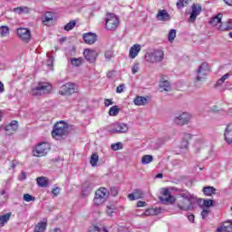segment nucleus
Instances as JSON below:
<instances>
[{"label":"nucleus","mask_w":232,"mask_h":232,"mask_svg":"<svg viewBox=\"0 0 232 232\" xmlns=\"http://www.w3.org/2000/svg\"><path fill=\"white\" fill-rule=\"evenodd\" d=\"M195 196L186 189L179 190L177 199V208L181 211H192Z\"/></svg>","instance_id":"nucleus-1"},{"label":"nucleus","mask_w":232,"mask_h":232,"mask_svg":"<svg viewBox=\"0 0 232 232\" xmlns=\"http://www.w3.org/2000/svg\"><path fill=\"white\" fill-rule=\"evenodd\" d=\"M50 93H52V84L46 82H39L30 91V94L33 97H44L50 95Z\"/></svg>","instance_id":"nucleus-2"},{"label":"nucleus","mask_w":232,"mask_h":232,"mask_svg":"<svg viewBox=\"0 0 232 232\" xmlns=\"http://www.w3.org/2000/svg\"><path fill=\"white\" fill-rule=\"evenodd\" d=\"M109 197L110 190H108V188L104 187L98 188L93 198L94 206H102V204L108 200Z\"/></svg>","instance_id":"nucleus-3"},{"label":"nucleus","mask_w":232,"mask_h":232,"mask_svg":"<svg viewBox=\"0 0 232 232\" xmlns=\"http://www.w3.org/2000/svg\"><path fill=\"white\" fill-rule=\"evenodd\" d=\"M145 61L150 64L162 63L164 61V52L162 50H155L145 54Z\"/></svg>","instance_id":"nucleus-4"},{"label":"nucleus","mask_w":232,"mask_h":232,"mask_svg":"<svg viewBox=\"0 0 232 232\" xmlns=\"http://www.w3.org/2000/svg\"><path fill=\"white\" fill-rule=\"evenodd\" d=\"M189 121H191V114L188 112H179L176 113L173 118L174 124L178 126H184L185 124H189Z\"/></svg>","instance_id":"nucleus-5"},{"label":"nucleus","mask_w":232,"mask_h":232,"mask_svg":"<svg viewBox=\"0 0 232 232\" xmlns=\"http://www.w3.org/2000/svg\"><path fill=\"white\" fill-rule=\"evenodd\" d=\"M119 26V17L113 14H107V17L105 19V28L111 32H113V30H117V27Z\"/></svg>","instance_id":"nucleus-6"},{"label":"nucleus","mask_w":232,"mask_h":232,"mask_svg":"<svg viewBox=\"0 0 232 232\" xmlns=\"http://www.w3.org/2000/svg\"><path fill=\"white\" fill-rule=\"evenodd\" d=\"M68 128H66V124L63 121H60L56 123L52 131V137L53 139H59V137H63V135H66Z\"/></svg>","instance_id":"nucleus-7"},{"label":"nucleus","mask_w":232,"mask_h":232,"mask_svg":"<svg viewBox=\"0 0 232 232\" xmlns=\"http://www.w3.org/2000/svg\"><path fill=\"white\" fill-rule=\"evenodd\" d=\"M50 151V144L46 142H43L38 144L34 150L33 154L34 157H44Z\"/></svg>","instance_id":"nucleus-8"},{"label":"nucleus","mask_w":232,"mask_h":232,"mask_svg":"<svg viewBox=\"0 0 232 232\" xmlns=\"http://www.w3.org/2000/svg\"><path fill=\"white\" fill-rule=\"evenodd\" d=\"M130 127L124 122H115L109 128L110 133H128Z\"/></svg>","instance_id":"nucleus-9"},{"label":"nucleus","mask_w":232,"mask_h":232,"mask_svg":"<svg viewBox=\"0 0 232 232\" xmlns=\"http://www.w3.org/2000/svg\"><path fill=\"white\" fill-rule=\"evenodd\" d=\"M209 72H211L209 64L208 63H201L197 71V81H204V79L208 77Z\"/></svg>","instance_id":"nucleus-10"},{"label":"nucleus","mask_w":232,"mask_h":232,"mask_svg":"<svg viewBox=\"0 0 232 232\" xmlns=\"http://www.w3.org/2000/svg\"><path fill=\"white\" fill-rule=\"evenodd\" d=\"M77 92V84L75 83H65L60 88L59 93L61 95H72Z\"/></svg>","instance_id":"nucleus-11"},{"label":"nucleus","mask_w":232,"mask_h":232,"mask_svg":"<svg viewBox=\"0 0 232 232\" xmlns=\"http://www.w3.org/2000/svg\"><path fill=\"white\" fill-rule=\"evenodd\" d=\"M17 35L23 43H30V39H32V32L28 28L20 27L16 30Z\"/></svg>","instance_id":"nucleus-12"},{"label":"nucleus","mask_w":232,"mask_h":232,"mask_svg":"<svg viewBox=\"0 0 232 232\" xmlns=\"http://www.w3.org/2000/svg\"><path fill=\"white\" fill-rule=\"evenodd\" d=\"M161 195L160 200H161L163 204H173V202H175V197L171 196L168 188H163L161 190Z\"/></svg>","instance_id":"nucleus-13"},{"label":"nucleus","mask_w":232,"mask_h":232,"mask_svg":"<svg viewBox=\"0 0 232 232\" xmlns=\"http://www.w3.org/2000/svg\"><path fill=\"white\" fill-rule=\"evenodd\" d=\"M41 21H42L43 24H44L45 26H52V24H53V13L45 12L42 15Z\"/></svg>","instance_id":"nucleus-14"},{"label":"nucleus","mask_w":232,"mask_h":232,"mask_svg":"<svg viewBox=\"0 0 232 232\" xmlns=\"http://www.w3.org/2000/svg\"><path fill=\"white\" fill-rule=\"evenodd\" d=\"M83 55L89 63H95L97 60V51L92 49H85L83 52Z\"/></svg>","instance_id":"nucleus-15"},{"label":"nucleus","mask_w":232,"mask_h":232,"mask_svg":"<svg viewBox=\"0 0 232 232\" xmlns=\"http://www.w3.org/2000/svg\"><path fill=\"white\" fill-rule=\"evenodd\" d=\"M93 191V185L90 181H86L82 186V197H90Z\"/></svg>","instance_id":"nucleus-16"},{"label":"nucleus","mask_w":232,"mask_h":232,"mask_svg":"<svg viewBox=\"0 0 232 232\" xmlns=\"http://www.w3.org/2000/svg\"><path fill=\"white\" fill-rule=\"evenodd\" d=\"M200 12H202V6L200 5L194 4L192 5V12L190 14V22L194 23L197 17L200 15Z\"/></svg>","instance_id":"nucleus-17"},{"label":"nucleus","mask_w":232,"mask_h":232,"mask_svg":"<svg viewBox=\"0 0 232 232\" xmlns=\"http://www.w3.org/2000/svg\"><path fill=\"white\" fill-rule=\"evenodd\" d=\"M83 41L86 44H93L97 41V34L93 33H86L83 34Z\"/></svg>","instance_id":"nucleus-18"},{"label":"nucleus","mask_w":232,"mask_h":232,"mask_svg":"<svg viewBox=\"0 0 232 232\" xmlns=\"http://www.w3.org/2000/svg\"><path fill=\"white\" fill-rule=\"evenodd\" d=\"M140 52V44H133L129 51V57L130 59H135L137 55H139V53Z\"/></svg>","instance_id":"nucleus-19"},{"label":"nucleus","mask_w":232,"mask_h":232,"mask_svg":"<svg viewBox=\"0 0 232 232\" xmlns=\"http://www.w3.org/2000/svg\"><path fill=\"white\" fill-rule=\"evenodd\" d=\"M144 197V192L140 189H136L132 193L128 195L129 200H139V198H142Z\"/></svg>","instance_id":"nucleus-20"},{"label":"nucleus","mask_w":232,"mask_h":232,"mask_svg":"<svg viewBox=\"0 0 232 232\" xmlns=\"http://www.w3.org/2000/svg\"><path fill=\"white\" fill-rule=\"evenodd\" d=\"M156 17L158 21H169L171 19L169 13L166 10H159Z\"/></svg>","instance_id":"nucleus-21"},{"label":"nucleus","mask_w":232,"mask_h":232,"mask_svg":"<svg viewBox=\"0 0 232 232\" xmlns=\"http://www.w3.org/2000/svg\"><path fill=\"white\" fill-rule=\"evenodd\" d=\"M12 218V212L0 215V227H5Z\"/></svg>","instance_id":"nucleus-22"},{"label":"nucleus","mask_w":232,"mask_h":232,"mask_svg":"<svg viewBox=\"0 0 232 232\" xmlns=\"http://www.w3.org/2000/svg\"><path fill=\"white\" fill-rule=\"evenodd\" d=\"M225 140L227 144H232V123L228 124L225 130Z\"/></svg>","instance_id":"nucleus-23"},{"label":"nucleus","mask_w":232,"mask_h":232,"mask_svg":"<svg viewBox=\"0 0 232 232\" xmlns=\"http://www.w3.org/2000/svg\"><path fill=\"white\" fill-rule=\"evenodd\" d=\"M18 128H19V122L14 120L8 125L5 126V131H11V133H14L17 131Z\"/></svg>","instance_id":"nucleus-24"},{"label":"nucleus","mask_w":232,"mask_h":232,"mask_svg":"<svg viewBox=\"0 0 232 232\" xmlns=\"http://www.w3.org/2000/svg\"><path fill=\"white\" fill-rule=\"evenodd\" d=\"M133 102L135 106H146V104H148V97L136 96Z\"/></svg>","instance_id":"nucleus-25"},{"label":"nucleus","mask_w":232,"mask_h":232,"mask_svg":"<svg viewBox=\"0 0 232 232\" xmlns=\"http://www.w3.org/2000/svg\"><path fill=\"white\" fill-rule=\"evenodd\" d=\"M210 24L212 26H216L218 30L220 24H222V14H218V15L214 16L210 21Z\"/></svg>","instance_id":"nucleus-26"},{"label":"nucleus","mask_w":232,"mask_h":232,"mask_svg":"<svg viewBox=\"0 0 232 232\" xmlns=\"http://www.w3.org/2000/svg\"><path fill=\"white\" fill-rule=\"evenodd\" d=\"M218 30H220L221 32H227L229 30H232V20H227L225 23H222L219 27Z\"/></svg>","instance_id":"nucleus-27"},{"label":"nucleus","mask_w":232,"mask_h":232,"mask_svg":"<svg viewBox=\"0 0 232 232\" xmlns=\"http://www.w3.org/2000/svg\"><path fill=\"white\" fill-rule=\"evenodd\" d=\"M13 12H14V14H19V15H21V14H30V12H32V9H30V7L28 6H20L14 8Z\"/></svg>","instance_id":"nucleus-28"},{"label":"nucleus","mask_w":232,"mask_h":232,"mask_svg":"<svg viewBox=\"0 0 232 232\" xmlns=\"http://www.w3.org/2000/svg\"><path fill=\"white\" fill-rule=\"evenodd\" d=\"M106 215L107 217H114L115 215H117V208L115 207V205H109L106 207Z\"/></svg>","instance_id":"nucleus-29"},{"label":"nucleus","mask_w":232,"mask_h":232,"mask_svg":"<svg viewBox=\"0 0 232 232\" xmlns=\"http://www.w3.org/2000/svg\"><path fill=\"white\" fill-rule=\"evenodd\" d=\"M198 203L202 208L206 209H209L213 206V200L211 199H199Z\"/></svg>","instance_id":"nucleus-30"},{"label":"nucleus","mask_w":232,"mask_h":232,"mask_svg":"<svg viewBox=\"0 0 232 232\" xmlns=\"http://www.w3.org/2000/svg\"><path fill=\"white\" fill-rule=\"evenodd\" d=\"M46 221L39 222L35 227L34 232H44L46 231Z\"/></svg>","instance_id":"nucleus-31"},{"label":"nucleus","mask_w":232,"mask_h":232,"mask_svg":"<svg viewBox=\"0 0 232 232\" xmlns=\"http://www.w3.org/2000/svg\"><path fill=\"white\" fill-rule=\"evenodd\" d=\"M203 193L204 195H206L207 197H211L213 195H216L217 193V188H213V187H205L203 188Z\"/></svg>","instance_id":"nucleus-32"},{"label":"nucleus","mask_w":232,"mask_h":232,"mask_svg":"<svg viewBox=\"0 0 232 232\" xmlns=\"http://www.w3.org/2000/svg\"><path fill=\"white\" fill-rule=\"evenodd\" d=\"M36 183L40 188H46L48 186V178L39 177L36 179Z\"/></svg>","instance_id":"nucleus-33"},{"label":"nucleus","mask_w":232,"mask_h":232,"mask_svg":"<svg viewBox=\"0 0 232 232\" xmlns=\"http://www.w3.org/2000/svg\"><path fill=\"white\" fill-rule=\"evenodd\" d=\"M7 200H8V195H6V190L5 189L0 190V208L2 206H5Z\"/></svg>","instance_id":"nucleus-34"},{"label":"nucleus","mask_w":232,"mask_h":232,"mask_svg":"<svg viewBox=\"0 0 232 232\" xmlns=\"http://www.w3.org/2000/svg\"><path fill=\"white\" fill-rule=\"evenodd\" d=\"M160 88H162L164 92L171 91V83L169 81H161L160 82Z\"/></svg>","instance_id":"nucleus-35"},{"label":"nucleus","mask_w":232,"mask_h":232,"mask_svg":"<svg viewBox=\"0 0 232 232\" xmlns=\"http://www.w3.org/2000/svg\"><path fill=\"white\" fill-rule=\"evenodd\" d=\"M97 162H99V154L93 153L90 159V164L92 168H97Z\"/></svg>","instance_id":"nucleus-36"},{"label":"nucleus","mask_w":232,"mask_h":232,"mask_svg":"<svg viewBox=\"0 0 232 232\" xmlns=\"http://www.w3.org/2000/svg\"><path fill=\"white\" fill-rule=\"evenodd\" d=\"M119 111H121V110L119 109V107L117 105H114L112 107L110 108L109 110V115L111 117H117V115H119Z\"/></svg>","instance_id":"nucleus-37"},{"label":"nucleus","mask_w":232,"mask_h":232,"mask_svg":"<svg viewBox=\"0 0 232 232\" xmlns=\"http://www.w3.org/2000/svg\"><path fill=\"white\" fill-rule=\"evenodd\" d=\"M150 162H153V156H151V155L142 156L141 164L147 165V164H150Z\"/></svg>","instance_id":"nucleus-38"},{"label":"nucleus","mask_w":232,"mask_h":232,"mask_svg":"<svg viewBox=\"0 0 232 232\" xmlns=\"http://www.w3.org/2000/svg\"><path fill=\"white\" fill-rule=\"evenodd\" d=\"M10 34V28L6 25H2L0 27V34L2 37H6Z\"/></svg>","instance_id":"nucleus-39"},{"label":"nucleus","mask_w":232,"mask_h":232,"mask_svg":"<svg viewBox=\"0 0 232 232\" xmlns=\"http://www.w3.org/2000/svg\"><path fill=\"white\" fill-rule=\"evenodd\" d=\"M122 148H124V146L122 145V142H121V141L112 143L111 145V150H112V151H119V150H122Z\"/></svg>","instance_id":"nucleus-40"},{"label":"nucleus","mask_w":232,"mask_h":232,"mask_svg":"<svg viewBox=\"0 0 232 232\" xmlns=\"http://www.w3.org/2000/svg\"><path fill=\"white\" fill-rule=\"evenodd\" d=\"M218 232H232V222L228 226L218 227Z\"/></svg>","instance_id":"nucleus-41"},{"label":"nucleus","mask_w":232,"mask_h":232,"mask_svg":"<svg viewBox=\"0 0 232 232\" xmlns=\"http://www.w3.org/2000/svg\"><path fill=\"white\" fill-rule=\"evenodd\" d=\"M71 64L79 67L82 64V58H71Z\"/></svg>","instance_id":"nucleus-42"},{"label":"nucleus","mask_w":232,"mask_h":232,"mask_svg":"<svg viewBox=\"0 0 232 232\" xmlns=\"http://www.w3.org/2000/svg\"><path fill=\"white\" fill-rule=\"evenodd\" d=\"M175 37H177V30L171 29L169 33V43H173Z\"/></svg>","instance_id":"nucleus-43"},{"label":"nucleus","mask_w":232,"mask_h":232,"mask_svg":"<svg viewBox=\"0 0 232 232\" xmlns=\"http://www.w3.org/2000/svg\"><path fill=\"white\" fill-rule=\"evenodd\" d=\"M190 1L191 0H179L177 2V7L179 9H182L184 6H188V5Z\"/></svg>","instance_id":"nucleus-44"},{"label":"nucleus","mask_w":232,"mask_h":232,"mask_svg":"<svg viewBox=\"0 0 232 232\" xmlns=\"http://www.w3.org/2000/svg\"><path fill=\"white\" fill-rule=\"evenodd\" d=\"M75 24H77L75 21H71L65 24L64 30H66V32H70V30H73V28H75Z\"/></svg>","instance_id":"nucleus-45"},{"label":"nucleus","mask_w":232,"mask_h":232,"mask_svg":"<svg viewBox=\"0 0 232 232\" xmlns=\"http://www.w3.org/2000/svg\"><path fill=\"white\" fill-rule=\"evenodd\" d=\"M142 215L146 217L154 216L157 215V210L155 208H149Z\"/></svg>","instance_id":"nucleus-46"},{"label":"nucleus","mask_w":232,"mask_h":232,"mask_svg":"<svg viewBox=\"0 0 232 232\" xmlns=\"http://www.w3.org/2000/svg\"><path fill=\"white\" fill-rule=\"evenodd\" d=\"M24 200L25 202H35V197H34L30 194H24Z\"/></svg>","instance_id":"nucleus-47"},{"label":"nucleus","mask_w":232,"mask_h":232,"mask_svg":"<svg viewBox=\"0 0 232 232\" xmlns=\"http://www.w3.org/2000/svg\"><path fill=\"white\" fill-rule=\"evenodd\" d=\"M46 64L49 68V70H53V56H49L47 61H46Z\"/></svg>","instance_id":"nucleus-48"},{"label":"nucleus","mask_w":232,"mask_h":232,"mask_svg":"<svg viewBox=\"0 0 232 232\" xmlns=\"http://www.w3.org/2000/svg\"><path fill=\"white\" fill-rule=\"evenodd\" d=\"M229 78V74L223 75L217 82L218 86H220V84H224V82Z\"/></svg>","instance_id":"nucleus-49"},{"label":"nucleus","mask_w":232,"mask_h":232,"mask_svg":"<svg viewBox=\"0 0 232 232\" xmlns=\"http://www.w3.org/2000/svg\"><path fill=\"white\" fill-rule=\"evenodd\" d=\"M188 140H183L182 141H181V143H180V145H179V148L181 149V150H183V151H187L188 150Z\"/></svg>","instance_id":"nucleus-50"},{"label":"nucleus","mask_w":232,"mask_h":232,"mask_svg":"<svg viewBox=\"0 0 232 232\" xmlns=\"http://www.w3.org/2000/svg\"><path fill=\"white\" fill-rule=\"evenodd\" d=\"M208 215H209V208H203L201 212L202 218H208Z\"/></svg>","instance_id":"nucleus-51"},{"label":"nucleus","mask_w":232,"mask_h":232,"mask_svg":"<svg viewBox=\"0 0 232 232\" xmlns=\"http://www.w3.org/2000/svg\"><path fill=\"white\" fill-rule=\"evenodd\" d=\"M52 193L53 197H59V193H61V188L59 187H55L53 188Z\"/></svg>","instance_id":"nucleus-52"},{"label":"nucleus","mask_w":232,"mask_h":232,"mask_svg":"<svg viewBox=\"0 0 232 232\" xmlns=\"http://www.w3.org/2000/svg\"><path fill=\"white\" fill-rule=\"evenodd\" d=\"M111 57H113V53L111 51H107L105 53L106 61H110V59H111Z\"/></svg>","instance_id":"nucleus-53"},{"label":"nucleus","mask_w":232,"mask_h":232,"mask_svg":"<svg viewBox=\"0 0 232 232\" xmlns=\"http://www.w3.org/2000/svg\"><path fill=\"white\" fill-rule=\"evenodd\" d=\"M88 232H101V227L97 226L91 227Z\"/></svg>","instance_id":"nucleus-54"},{"label":"nucleus","mask_w":232,"mask_h":232,"mask_svg":"<svg viewBox=\"0 0 232 232\" xmlns=\"http://www.w3.org/2000/svg\"><path fill=\"white\" fill-rule=\"evenodd\" d=\"M119 194V190L117 189V188H111V195H112V197H117V195Z\"/></svg>","instance_id":"nucleus-55"},{"label":"nucleus","mask_w":232,"mask_h":232,"mask_svg":"<svg viewBox=\"0 0 232 232\" xmlns=\"http://www.w3.org/2000/svg\"><path fill=\"white\" fill-rule=\"evenodd\" d=\"M131 72L133 74L137 73V72H139V63H134L132 68H131Z\"/></svg>","instance_id":"nucleus-56"},{"label":"nucleus","mask_w":232,"mask_h":232,"mask_svg":"<svg viewBox=\"0 0 232 232\" xmlns=\"http://www.w3.org/2000/svg\"><path fill=\"white\" fill-rule=\"evenodd\" d=\"M124 88H125L124 84H121L120 86L117 87L116 92L122 93V92H124Z\"/></svg>","instance_id":"nucleus-57"},{"label":"nucleus","mask_w":232,"mask_h":232,"mask_svg":"<svg viewBox=\"0 0 232 232\" xmlns=\"http://www.w3.org/2000/svg\"><path fill=\"white\" fill-rule=\"evenodd\" d=\"M111 104H113V102L110 99H105L104 100V105L106 108H108V106H111Z\"/></svg>","instance_id":"nucleus-58"},{"label":"nucleus","mask_w":232,"mask_h":232,"mask_svg":"<svg viewBox=\"0 0 232 232\" xmlns=\"http://www.w3.org/2000/svg\"><path fill=\"white\" fill-rule=\"evenodd\" d=\"M107 77H108L109 79H113V78L115 77V72H113V71L109 72L107 73Z\"/></svg>","instance_id":"nucleus-59"},{"label":"nucleus","mask_w":232,"mask_h":232,"mask_svg":"<svg viewBox=\"0 0 232 232\" xmlns=\"http://www.w3.org/2000/svg\"><path fill=\"white\" fill-rule=\"evenodd\" d=\"M144 206H146V202H144V201H138V203H137V207L138 208H144Z\"/></svg>","instance_id":"nucleus-60"},{"label":"nucleus","mask_w":232,"mask_h":232,"mask_svg":"<svg viewBox=\"0 0 232 232\" xmlns=\"http://www.w3.org/2000/svg\"><path fill=\"white\" fill-rule=\"evenodd\" d=\"M188 219L189 220V222H195V216L194 215H188Z\"/></svg>","instance_id":"nucleus-61"},{"label":"nucleus","mask_w":232,"mask_h":232,"mask_svg":"<svg viewBox=\"0 0 232 232\" xmlns=\"http://www.w3.org/2000/svg\"><path fill=\"white\" fill-rule=\"evenodd\" d=\"M3 92H5V84L0 82V93H3Z\"/></svg>","instance_id":"nucleus-62"},{"label":"nucleus","mask_w":232,"mask_h":232,"mask_svg":"<svg viewBox=\"0 0 232 232\" xmlns=\"http://www.w3.org/2000/svg\"><path fill=\"white\" fill-rule=\"evenodd\" d=\"M224 3H226V5L228 6H232V0H224Z\"/></svg>","instance_id":"nucleus-63"},{"label":"nucleus","mask_w":232,"mask_h":232,"mask_svg":"<svg viewBox=\"0 0 232 232\" xmlns=\"http://www.w3.org/2000/svg\"><path fill=\"white\" fill-rule=\"evenodd\" d=\"M49 232H63V231L61 230V228L56 227V228H54L53 230H50Z\"/></svg>","instance_id":"nucleus-64"}]
</instances>
